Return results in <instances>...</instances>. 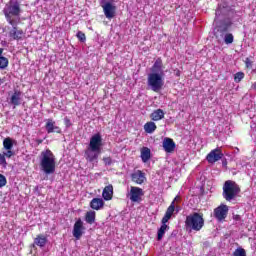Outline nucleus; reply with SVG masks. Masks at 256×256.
Masks as SVG:
<instances>
[{
  "label": "nucleus",
  "instance_id": "obj_16",
  "mask_svg": "<svg viewBox=\"0 0 256 256\" xmlns=\"http://www.w3.org/2000/svg\"><path fill=\"white\" fill-rule=\"evenodd\" d=\"M151 73H156V75L165 76V71L163 70V59L157 58L151 67Z\"/></svg>",
  "mask_w": 256,
  "mask_h": 256
},
{
  "label": "nucleus",
  "instance_id": "obj_42",
  "mask_svg": "<svg viewBox=\"0 0 256 256\" xmlns=\"http://www.w3.org/2000/svg\"><path fill=\"white\" fill-rule=\"evenodd\" d=\"M39 143H43V141H42V140H39Z\"/></svg>",
  "mask_w": 256,
  "mask_h": 256
},
{
  "label": "nucleus",
  "instance_id": "obj_14",
  "mask_svg": "<svg viewBox=\"0 0 256 256\" xmlns=\"http://www.w3.org/2000/svg\"><path fill=\"white\" fill-rule=\"evenodd\" d=\"M224 154L220 147H217L207 155L206 159L208 163H217V161H221L223 159Z\"/></svg>",
  "mask_w": 256,
  "mask_h": 256
},
{
  "label": "nucleus",
  "instance_id": "obj_31",
  "mask_svg": "<svg viewBox=\"0 0 256 256\" xmlns=\"http://www.w3.org/2000/svg\"><path fill=\"white\" fill-rule=\"evenodd\" d=\"M245 78V73L238 72L234 75V81L235 83H241V80Z\"/></svg>",
  "mask_w": 256,
  "mask_h": 256
},
{
  "label": "nucleus",
  "instance_id": "obj_39",
  "mask_svg": "<svg viewBox=\"0 0 256 256\" xmlns=\"http://www.w3.org/2000/svg\"><path fill=\"white\" fill-rule=\"evenodd\" d=\"M179 211H181V206H179V204H175V211L176 213H179Z\"/></svg>",
  "mask_w": 256,
  "mask_h": 256
},
{
  "label": "nucleus",
  "instance_id": "obj_6",
  "mask_svg": "<svg viewBox=\"0 0 256 256\" xmlns=\"http://www.w3.org/2000/svg\"><path fill=\"white\" fill-rule=\"evenodd\" d=\"M14 144L15 140L11 137H7L3 140L4 152L0 153V165L3 169H7V159H11L15 155V151H13Z\"/></svg>",
  "mask_w": 256,
  "mask_h": 256
},
{
  "label": "nucleus",
  "instance_id": "obj_26",
  "mask_svg": "<svg viewBox=\"0 0 256 256\" xmlns=\"http://www.w3.org/2000/svg\"><path fill=\"white\" fill-rule=\"evenodd\" d=\"M144 131L145 133H149V134H152V133H155V131H157V125L155 124V122H147L145 125H144Z\"/></svg>",
  "mask_w": 256,
  "mask_h": 256
},
{
  "label": "nucleus",
  "instance_id": "obj_21",
  "mask_svg": "<svg viewBox=\"0 0 256 256\" xmlns=\"http://www.w3.org/2000/svg\"><path fill=\"white\" fill-rule=\"evenodd\" d=\"M102 197L104 201H111L113 199V185L109 184L103 189Z\"/></svg>",
  "mask_w": 256,
  "mask_h": 256
},
{
  "label": "nucleus",
  "instance_id": "obj_23",
  "mask_svg": "<svg viewBox=\"0 0 256 256\" xmlns=\"http://www.w3.org/2000/svg\"><path fill=\"white\" fill-rule=\"evenodd\" d=\"M167 231H169V225L162 224L157 232V241H161L163 237H165V233H167Z\"/></svg>",
  "mask_w": 256,
  "mask_h": 256
},
{
  "label": "nucleus",
  "instance_id": "obj_43",
  "mask_svg": "<svg viewBox=\"0 0 256 256\" xmlns=\"http://www.w3.org/2000/svg\"><path fill=\"white\" fill-rule=\"evenodd\" d=\"M0 85H1V79H0Z\"/></svg>",
  "mask_w": 256,
  "mask_h": 256
},
{
  "label": "nucleus",
  "instance_id": "obj_8",
  "mask_svg": "<svg viewBox=\"0 0 256 256\" xmlns=\"http://www.w3.org/2000/svg\"><path fill=\"white\" fill-rule=\"evenodd\" d=\"M164 77L165 76L157 73L148 74L147 84L151 91H154V93H159V91L163 89V86L165 85Z\"/></svg>",
  "mask_w": 256,
  "mask_h": 256
},
{
  "label": "nucleus",
  "instance_id": "obj_35",
  "mask_svg": "<svg viewBox=\"0 0 256 256\" xmlns=\"http://www.w3.org/2000/svg\"><path fill=\"white\" fill-rule=\"evenodd\" d=\"M104 164L105 165H111V163H113V160L111 159V157H105L103 158Z\"/></svg>",
  "mask_w": 256,
  "mask_h": 256
},
{
  "label": "nucleus",
  "instance_id": "obj_12",
  "mask_svg": "<svg viewBox=\"0 0 256 256\" xmlns=\"http://www.w3.org/2000/svg\"><path fill=\"white\" fill-rule=\"evenodd\" d=\"M228 213H229V206L225 204H221L220 206L214 209L213 215L215 219L221 223V221H225V219H227Z\"/></svg>",
  "mask_w": 256,
  "mask_h": 256
},
{
  "label": "nucleus",
  "instance_id": "obj_22",
  "mask_svg": "<svg viewBox=\"0 0 256 256\" xmlns=\"http://www.w3.org/2000/svg\"><path fill=\"white\" fill-rule=\"evenodd\" d=\"M164 118H165V112L163 111V109L154 110L150 114V119L152 121H161V119H164Z\"/></svg>",
  "mask_w": 256,
  "mask_h": 256
},
{
  "label": "nucleus",
  "instance_id": "obj_36",
  "mask_svg": "<svg viewBox=\"0 0 256 256\" xmlns=\"http://www.w3.org/2000/svg\"><path fill=\"white\" fill-rule=\"evenodd\" d=\"M172 203H174V205H179V203H181V196L177 195Z\"/></svg>",
  "mask_w": 256,
  "mask_h": 256
},
{
  "label": "nucleus",
  "instance_id": "obj_29",
  "mask_svg": "<svg viewBox=\"0 0 256 256\" xmlns=\"http://www.w3.org/2000/svg\"><path fill=\"white\" fill-rule=\"evenodd\" d=\"M173 213H175V202H171L170 206L166 210L165 215L168 217H173Z\"/></svg>",
  "mask_w": 256,
  "mask_h": 256
},
{
  "label": "nucleus",
  "instance_id": "obj_10",
  "mask_svg": "<svg viewBox=\"0 0 256 256\" xmlns=\"http://www.w3.org/2000/svg\"><path fill=\"white\" fill-rule=\"evenodd\" d=\"M145 195V191L142 188L137 186H131L130 191L126 194V197L130 199L131 203H141L143 201V196Z\"/></svg>",
  "mask_w": 256,
  "mask_h": 256
},
{
  "label": "nucleus",
  "instance_id": "obj_33",
  "mask_svg": "<svg viewBox=\"0 0 256 256\" xmlns=\"http://www.w3.org/2000/svg\"><path fill=\"white\" fill-rule=\"evenodd\" d=\"M5 185H7V178L5 175L0 174V188L5 187Z\"/></svg>",
  "mask_w": 256,
  "mask_h": 256
},
{
  "label": "nucleus",
  "instance_id": "obj_17",
  "mask_svg": "<svg viewBox=\"0 0 256 256\" xmlns=\"http://www.w3.org/2000/svg\"><path fill=\"white\" fill-rule=\"evenodd\" d=\"M45 129L48 134L51 133H61V128L55 125V121L53 119H48L45 125Z\"/></svg>",
  "mask_w": 256,
  "mask_h": 256
},
{
  "label": "nucleus",
  "instance_id": "obj_37",
  "mask_svg": "<svg viewBox=\"0 0 256 256\" xmlns=\"http://www.w3.org/2000/svg\"><path fill=\"white\" fill-rule=\"evenodd\" d=\"M245 63H246V67L249 68V67H251V65H252L253 62H251V59L246 58Z\"/></svg>",
  "mask_w": 256,
  "mask_h": 256
},
{
  "label": "nucleus",
  "instance_id": "obj_25",
  "mask_svg": "<svg viewBox=\"0 0 256 256\" xmlns=\"http://www.w3.org/2000/svg\"><path fill=\"white\" fill-rule=\"evenodd\" d=\"M3 48H0V69H7L9 67V59L3 56Z\"/></svg>",
  "mask_w": 256,
  "mask_h": 256
},
{
  "label": "nucleus",
  "instance_id": "obj_7",
  "mask_svg": "<svg viewBox=\"0 0 256 256\" xmlns=\"http://www.w3.org/2000/svg\"><path fill=\"white\" fill-rule=\"evenodd\" d=\"M241 193V188L233 180H227L223 185L222 196L226 201H233Z\"/></svg>",
  "mask_w": 256,
  "mask_h": 256
},
{
  "label": "nucleus",
  "instance_id": "obj_9",
  "mask_svg": "<svg viewBox=\"0 0 256 256\" xmlns=\"http://www.w3.org/2000/svg\"><path fill=\"white\" fill-rule=\"evenodd\" d=\"M100 7L103 9V13L106 19H113L117 11V6H115V0H101Z\"/></svg>",
  "mask_w": 256,
  "mask_h": 256
},
{
  "label": "nucleus",
  "instance_id": "obj_3",
  "mask_svg": "<svg viewBox=\"0 0 256 256\" xmlns=\"http://www.w3.org/2000/svg\"><path fill=\"white\" fill-rule=\"evenodd\" d=\"M3 13L9 25H19L21 23V6L17 0H10L4 7Z\"/></svg>",
  "mask_w": 256,
  "mask_h": 256
},
{
  "label": "nucleus",
  "instance_id": "obj_34",
  "mask_svg": "<svg viewBox=\"0 0 256 256\" xmlns=\"http://www.w3.org/2000/svg\"><path fill=\"white\" fill-rule=\"evenodd\" d=\"M169 219H171V216H168L167 214H165L164 217L162 218V225H167V223L169 222Z\"/></svg>",
  "mask_w": 256,
  "mask_h": 256
},
{
  "label": "nucleus",
  "instance_id": "obj_1",
  "mask_svg": "<svg viewBox=\"0 0 256 256\" xmlns=\"http://www.w3.org/2000/svg\"><path fill=\"white\" fill-rule=\"evenodd\" d=\"M215 15L214 25L216 27L217 39H223L226 45H231V43L235 41V38L227 31H229L231 25H233V22L231 21L233 9H231L227 3L219 4Z\"/></svg>",
  "mask_w": 256,
  "mask_h": 256
},
{
  "label": "nucleus",
  "instance_id": "obj_32",
  "mask_svg": "<svg viewBox=\"0 0 256 256\" xmlns=\"http://www.w3.org/2000/svg\"><path fill=\"white\" fill-rule=\"evenodd\" d=\"M76 37L79 39V41H81V43H85V41H87V37L85 36V33H83L82 31H78Z\"/></svg>",
  "mask_w": 256,
  "mask_h": 256
},
{
  "label": "nucleus",
  "instance_id": "obj_27",
  "mask_svg": "<svg viewBox=\"0 0 256 256\" xmlns=\"http://www.w3.org/2000/svg\"><path fill=\"white\" fill-rule=\"evenodd\" d=\"M35 245L38 247H45L47 245V237L44 235H38L34 240Z\"/></svg>",
  "mask_w": 256,
  "mask_h": 256
},
{
  "label": "nucleus",
  "instance_id": "obj_30",
  "mask_svg": "<svg viewBox=\"0 0 256 256\" xmlns=\"http://www.w3.org/2000/svg\"><path fill=\"white\" fill-rule=\"evenodd\" d=\"M232 256H247V252L243 248L239 247L233 252Z\"/></svg>",
  "mask_w": 256,
  "mask_h": 256
},
{
  "label": "nucleus",
  "instance_id": "obj_18",
  "mask_svg": "<svg viewBox=\"0 0 256 256\" xmlns=\"http://www.w3.org/2000/svg\"><path fill=\"white\" fill-rule=\"evenodd\" d=\"M163 149L166 153H173L175 151V142L171 138H164Z\"/></svg>",
  "mask_w": 256,
  "mask_h": 256
},
{
  "label": "nucleus",
  "instance_id": "obj_15",
  "mask_svg": "<svg viewBox=\"0 0 256 256\" xmlns=\"http://www.w3.org/2000/svg\"><path fill=\"white\" fill-rule=\"evenodd\" d=\"M10 105H14V109L19 107L21 103H23V92L18 89H15L14 92L10 96Z\"/></svg>",
  "mask_w": 256,
  "mask_h": 256
},
{
  "label": "nucleus",
  "instance_id": "obj_38",
  "mask_svg": "<svg viewBox=\"0 0 256 256\" xmlns=\"http://www.w3.org/2000/svg\"><path fill=\"white\" fill-rule=\"evenodd\" d=\"M64 122L67 127L71 125V120H69V118L64 119Z\"/></svg>",
  "mask_w": 256,
  "mask_h": 256
},
{
  "label": "nucleus",
  "instance_id": "obj_40",
  "mask_svg": "<svg viewBox=\"0 0 256 256\" xmlns=\"http://www.w3.org/2000/svg\"><path fill=\"white\" fill-rule=\"evenodd\" d=\"M180 74H181V72L178 70V71L176 72V75L179 77Z\"/></svg>",
  "mask_w": 256,
  "mask_h": 256
},
{
  "label": "nucleus",
  "instance_id": "obj_2",
  "mask_svg": "<svg viewBox=\"0 0 256 256\" xmlns=\"http://www.w3.org/2000/svg\"><path fill=\"white\" fill-rule=\"evenodd\" d=\"M103 149V137L101 133L91 136L89 144L84 152V157L88 163H97L99 155Z\"/></svg>",
  "mask_w": 256,
  "mask_h": 256
},
{
  "label": "nucleus",
  "instance_id": "obj_5",
  "mask_svg": "<svg viewBox=\"0 0 256 256\" xmlns=\"http://www.w3.org/2000/svg\"><path fill=\"white\" fill-rule=\"evenodd\" d=\"M185 225L189 231H201L205 227V219L200 213L194 212L186 217Z\"/></svg>",
  "mask_w": 256,
  "mask_h": 256
},
{
  "label": "nucleus",
  "instance_id": "obj_13",
  "mask_svg": "<svg viewBox=\"0 0 256 256\" xmlns=\"http://www.w3.org/2000/svg\"><path fill=\"white\" fill-rule=\"evenodd\" d=\"M83 233H85V226L83 225V220L81 218H78L76 222L74 223L72 235L77 241L83 237Z\"/></svg>",
  "mask_w": 256,
  "mask_h": 256
},
{
  "label": "nucleus",
  "instance_id": "obj_24",
  "mask_svg": "<svg viewBox=\"0 0 256 256\" xmlns=\"http://www.w3.org/2000/svg\"><path fill=\"white\" fill-rule=\"evenodd\" d=\"M141 159L143 163H147L151 159V149L147 147H143L141 149Z\"/></svg>",
  "mask_w": 256,
  "mask_h": 256
},
{
  "label": "nucleus",
  "instance_id": "obj_41",
  "mask_svg": "<svg viewBox=\"0 0 256 256\" xmlns=\"http://www.w3.org/2000/svg\"><path fill=\"white\" fill-rule=\"evenodd\" d=\"M253 87H254V89L256 90V82L254 83Z\"/></svg>",
  "mask_w": 256,
  "mask_h": 256
},
{
  "label": "nucleus",
  "instance_id": "obj_19",
  "mask_svg": "<svg viewBox=\"0 0 256 256\" xmlns=\"http://www.w3.org/2000/svg\"><path fill=\"white\" fill-rule=\"evenodd\" d=\"M131 179L137 185H143L145 183V173H142L140 170H137L131 175Z\"/></svg>",
  "mask_w": 256,
  "mask_h": 256
},
{
  "label": "nucleus",
  "instance_id": "obj_20",
  "mask_svg": "<svg viewBox=\"0 0 256 256\" xmlns=\"http://www.w3.org/2000/svg\"><path fill=\"white\" fill-rule=\"evenodd\" d=\"M90 207L95 211H99L105 207V201H103V198H93L90 202Z\"/></svg>",
  "mask_w": 256,
  "mask_h": 256
},
{
  "label": "nucleus",
  "instance_id": "obj_11",
  "mask_svg": "<svg viewBox=\"0 0 256 256\" xmlns=\"http://www.w3.org/2000/svg\"><path fill=\"white\" fill-rule=\"evenodd\" d=\"M19 24L16 25H11V27H8V37L10 39V41H21L23 40V35H25V33L23 32V30H21L18 27Z\"/></svg>",
  "mask_w": 256,
  "mask_h": 256
},
{
  "label": "nucleus",
  "instance_id": "obj_4",
  "mask_svg": "<svg viewBox=\"0 0 256 256\" xmlns=\"http://www.w3.org/2000/svg\"><path fill=\"white\" fill-rule=\"evenodd\" d=\"M40 170L45 175H53L57 162L55 161V154L49 149L43 150L39 155Z\"/></svg>",
  "mask_w": 256,
  "mask_h": 256
},
{
  "label": "nucleus",
  "instance_id": "obj_28",
  "mask_svg": "<svg viewBox=\"0 0 256 256\" xmlns=\"http://www.w3.org/2000/svg\"><path fill=\"white\" fill-rule=\"evenodd\" d=\"M85 221L89 225H93V223H95V211H88L85 216Z\"/></svg>",
  "mask_w": 256,
  "mask_h": 256
}]
</instances>
